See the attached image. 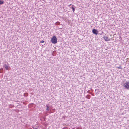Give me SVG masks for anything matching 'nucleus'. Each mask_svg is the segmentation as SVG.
Returning <instances> with one entry per match:
<instances>
[{"label": "nucleus", "mask_w": 129, "mask_h": 129, "mask_svg": "<svg viewBox=\"0 0 129 129\" xmlns=\"http://www.w3.org/2000/svg\"><path fill=\"white\" fill-rule=\"evenodd\" d=\"M51 41L53 44L56 43L57 42V39L56 37L55 36H53L51 38Z\"/></svg>", "instance_id": "obj_1"}, {"label": "nucleus", "mask_w": 129, "mask_h": 129, "mask_svg": "<svg viewBox=\"0 0 129 129\" xmlns=\"http://www.w3.org/2000/svg\"><path fill=\"white\" fill-rule=\"evenodd\" d=\"M123 86L124 87L127 89H129V82H126L124 84Z\"/></svg>", "instance_id": "obj_2"}, {"label": "nucleus", "mask_w": 129, "mask_h": 129, "mask_svg": "<svg viewBox=\"0 0 129 129\" xmlns=\"http://www.w3.org/2000/svg\"><path fill=\"white\" fill-rule=\"evenodd\" d=\"M103 38L104 39L105 41H110V39L109 38V37L108 36H104Z\"/></svg>", "instance_id": "obj_3"}, {"label": "nucleus", "mask_w": 129, "mask_h": 129, "mask_svg": "<svg viewBox=\"0 0 129 129\" xmlns=\"http://www.w3.org/2000/svg\"><path fill=\"white\" fill-rule=\"evenodd\" d=\"M92 32L94 34L96 35H97L98 34V31L97 29H93L92 30Z\"/></svg>", "instance_id": "obj_4"}, {"label": "nucleus", "mask_w": 129, "mask_h": 129, "mask_svg": "<svg viewBox=\"0 0 129 129\" xmlns=\"http://www.w3.org/2000/svg\"><path fill=\"white\" fill-rule=\"evenodd\" d=\"M5 68L7 70H8L10 69V68L9 67V66L8 65H7L6 64L5 65Z\"/></svg>", "instance_id": "obj_5"}, {"label": "nucleus", "mask_w": 129, "mask_h": 129, "mask_svg": "<svg viewBox=\"0 0 129 129\" xmlns=\"http://www.w3.org/2000/svg\"><path fill=\"white\" fill-rule=\"evenodd\" d=\"M70 5L72 6V7H71V8L73 12H74L75 11V9L73 7L74 5H71V4H70V5H69V6H70Z\"/></svg>", "instance_id": "obj_6"}, {"label": "nucleus", "mask_w": 129, "mask_h": 129, "mask_svg": "<svg viewBox=\"0 0 129 129\" xmlns=\"http://www.w3.org/2000/svg\"><path fill=\"white\" fill-rule=\"evenodd\" d=\"M70 5L72 6V7H71V8L73 12H74L75 11V9L73 7L74 5H71V4H70V5H69V6H70Z\"/></svg>", "instance_id": "obj_7"}, {"label": "nucleus", "mask_w": 129, "mask_h": 129, "mask_svg": "<svg viewBox=\"0 0 129 129\" xmlns=\"http://www.w3.org/2000/svg\"><path fill=\"white\" fill-rule=\"evenodd\" d=\"M4 3V2L3 1L0 0V5L3 4Z\"/></svg>", "instance_id": "obj_8"}, {"label": "nucleus", "mask_w": 129, "mask_h": 129, "mask_svg": "<svg viewBox=\"0 0 129 129\" xmlns=\"http://www.w3.org/2000/svg\"><path fill=\"white\" fill-rule=\"evenodd\" d=\"M47 108L46 109V110H49V107L48 106H47Z\"/></svg>", "instance_id": "obj_9"}, {"label": "nucleus", "mask_w": 129, "mask_h": 129, "mask_svg": "<svg viewBox=\"0 0 129 129\" xmlns=\"http://www.w3.org/2000/svg\"><path fill=\"white\" fill-rule=\"evenodd\" d=\"M44 42V41H43L42 40L41 41L40 43H43Z\"/></svg>", "instance_id": "obj_10"}, {"label": "nucleus", "mask_w": 129, "mask_h": 129, "mask_svg": "<svg viewBox=\"0 0 129 129\" xmlns=\"http://www.w3.org/2000/svg\"><path fill=\"white\" fill-rule=\"evenodd\" d=\"M104 33V32H103V31H102V33Z\"/></svg>", "instance_id": "obj_11"}, {"label": "nucleus", "mask_w": 129, "mask_h": 129, "mask_svg": "<svg viewBox=\"0 0 129 129\" xmlns=\"http://www.w3.org/2000/svg\"><path fill=\"white\" fill-rule=\"evenodd\" d=\"M99 34V35H101V34Z\"/></svg>", "instance_id": "obj_12"}]
</instances>
